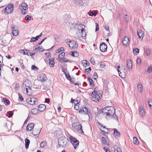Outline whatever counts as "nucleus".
Masks as SVG:
<instances>
[{
  "label": "nucleus",
  "instance_id": "f257e3e1",
  "mask_svg": "<svg viewBox=\"0 0 152 152\" xmlns=\"http://www.w3.org/2000/svg\"><path fill=\"white\" fill-rule=\"evenodd\" d=\"M68 142V139L64 137H61L59 138L58 140V145L59 147L64 148L66 147V144Z\"/></svg>",
  "mask_w": 152,
  "mask_h": 152
},
{
  "label": "nucleus",
  "instance_id": "f03ea898",
  "mask_svg": "<svg viewBox=\"0 0 152 152\" xmlns=\"http://www.w3.org/2000/svg\"><path fill=\"white\" fill-rule=\"evenodd\" d=\"M110 108L108 113L107 114V116H109L110 117H113L114 119L118 120V117L115 114V110L112 107H109Z\"/></svg>",
  "mask_w": 152,
  "mask_h": 152
},
{
  "label": "nucleus",
  "instance_id": "7ed1b4c3",
  "mask_svg": "<svg viewBox=\"0 0 152 152\" xmlns=\"http://www.w3.org/2000/svg\"><path fill=\"white\" fill-rule=\"evenodd\" d=\"M69 139L70 141L73 145L74 148L76 149L79 146V142L78 140L72 136L69 137Z\"/></svg>",
  "mask_w": 152,
  "mask_h": 152
},
{
  "label": "nucleus",
  "instance_id": "20e7f679",
  "mask_svg": "<svg viewBox=\"0 0 152 152\" xmlns=\"http://www.w3.org/2000/svg\"><path fill=\"white\" fill-rule=\"evenodd\" d=\"M72 126L73 128L76 130L81 131V132L83 133L82 129V125L80 123L78 122H75L72 124Z\"/></svg>",
  "mask_w": 152,
  "mask_h": 152
},
{
  "label": "nucleus",
  "instance_id": "39448f33",
  "mask_svg": "<svg viewBox=\"0 0 152 152\" xmlns=\"http://www.w3.org/2000/svg\"><path fill=\"white\" fill-rule=\"evenodd\" d=\"M19 8L21 10L22 13L23 14H25L26 13V10L28 9V5L26 3H22L19 6Z\"/></svg>",
  "mask_w": 152,
  "mask_h": 152
},
{
  "label": "nucleus",
  "instance_id": "423d86ee",
  "mask_svg": "<svg viewBox=\"0 0 152 152\" xmlns=\"http://www.w3.org/2000/svg\"><path fill=\"white\" fill-rule=\"evenodd\" d=\"M14 5L12 4H9L6 7L4 10V12L7 14L11 13L13 10Z\"/></svg>",
  "mask_w": 152,
  "mask_h": 152
},
{
  "label": "nucleus",
  "instance_id": "0eeeda50",
  "mask_svg": "<svg viewBox=\"0 0 152 152\" xmlns=\"http://www.w3.org/2000/svg\"><path fill=\"white\" fill-rule=\"evenodd\" d=\"M27 102L29 104L33 105H36L38 103L37 99L35 98H28L26 99Z\"/></svg>",
  "mask_w": 152,
  "mask_h": 152
},
{
  "label": "nucleus",
  "instance_id": "6e6552de",
  "mask_svg": "<svg viewBox=\"0 0 152 152\" xmlns=\"http://www.w3.org/2000/svg\"><path fill=\"white\" fill-rule=\"evenodd\" d=\"M12 31V34L13 36H17L18 35L19 31L18 28L15 25H13L11 26Z\"/></svg>",
  "mask_w": 152,
  "mask_h": 152
},
{
  "label": "nucleus",
  "instance_id": "1a4fd4ad",
  "mask_svg": "<svg viewBox=\"0 0 152 152\" xmlns=\"http://www.w3.org/2000/svg\"><path fill=\"white\" fill-rule=\"evenodd\" d=\"M68 42H69L70 44H68L69 45V47L72 48V49H74L75 48H77L78 47V45L76 42L74 41H70L68 42H67V43H68Z\"/></svg>",
  "mask_w": 152,
  "mask_h": 152
},
{
  "label": "nucleus",
  "instance_id": "9d476101",
  "mask_svg": "<svg viewBox=\"0 0 152 152\" xmlns=\"http://www.w3.org/2000/svg\"><path fill=\"white\" fill-rule=\"evenodd\" d=\"M99 48L101 51L105 52L106 51L107 49V45L104 42H102L100 44Z\"/></svg>",
  "mask_w": 152,
  "mask_h": 152
},
{
  "label": "nucleus",
  "instance_id": "9b49d317",
  "mask_svg": "<svg viewBox=\"0 0 152 152\" xmlns=\"http://www.w3.org/2000/svg\"><path fill=\"white\" fill-rule=\"evenodd\" d=\"M122 42L124 46L125 47L129 44V39L128 36H125L122 39Z\"/></svg>",
  "mask_w": 152,
  "mask_h": 152
},
{
  "label": "nucleus",
  "instance_id": "f8f14e48",
  "mask_svg": "<svg viewBox=\"0 0 152 152\" xmlns=\"http://www.w3.org/2000/svg\"><path fill=\"white\" fill-rule=\"evenodd\" d=\"M101 94H100L99 95H98L97 94H96L94 96L91 97V99L93 101L97 102L99 101V100L101 99Z\"/></svg>",
  "mask_w": 152,
  "mask_h": 152
},
{
  "label": "nucleus",
  "instance_id": "ddd939ff",
  "mask_svg": "<svg viewBox=\"0 0 152 152\" xmlns=\"http://www.w3.org/2000/svg\"><path fill=\"white\" fill-rule=\"evenodd\" d=\"M127 67L128 68L129 71H130L132 67V64L131 60L129 59L127 60L126 62Z\"/></svg>",
  "mask_w": 152,
  "mask_h": 152
},
{
  "label": "nucleus",
  "instance_id": "4468645a",
  "mask_svg": "<svg viewBox=\"0 0 152 152\" xmlns=\"http://www.w3.org/2000/svg\"><path fill=\"white\" fill-rule=\"evenodd\" d=\"M34 125L33 123H30L27 126L26 130V131H31L34 128Z\"/></svg>",
  "mask_w": 152,
  "mask_h": 152
},
{
  "label": "nucleus",
  "instance_id": "2eb2a0df",
  "mask_svg": "<svg viewBox=\"0 0 152 152\" xmlns=\"http://www.w3.org/2000/svg\"><path fill=\"white\" fill-rule=\"evenodd\" d=\"M31 81L29 80H26L24 82L23 85V87L25 88H29L30 86L29 83H31Z\"/></svg>",
  "mask_w": 152,
  "mask_h": 152
},
{
  "label": "nucleus",
  "instance_id": "dca6fc26",
  "mask_svg": "<svg viewBox=\"0 0 152 152\" xmlns=\"http://www.w3.org/2000/svg\"><path fill=\"white\" fill-rule=\"evenodd\" d=\"M137 35L139 38L141 39L142 38V39L144 36L143 32L141 30H140L139 31H137Z\"/></svg>",
  "mask_w": 152,
  "mask_h": 152
},
{
  "label": "nucleus",
  "instance_id": "f3484780",
  "mask_svg": "<svg viewBox=\"0 0 152 152\" xmlns=\"http://www.w3.org/2000/svg\"><path fill=\"white\" fill-rule=\"evenodd\" d=\"M46 108V106L45 105L41 104L39 105L38 110L39 111L42 112Z\"/></svg>",
  "mask_w": 152,
  "mask_h": 152
},
{
  "label": "nucleus",
  "instance_id": "a211bd4d",
  "mask_svg": "<svg viewBox=\"0 0 152 152\" xmlns=\"http://www.w3.org/2000/svg\"><path fill=\"white\" fill-rule=\"evenodd\" d=\"M139 112L140 115L142 116H144L145 114V112H144V110L142 107H139Z\"/></svg>",
  "mask_w": 152,
  "mask_h": 152
},
{
  "label": "nucleus",
  "instance_id": "6ab92c4d",
  "mask_svg": "<svg viewBox=\"0 0 152 152\" xmlns=\"http://www.w3.org/2000/svg\"><path fill=\"white\" fill-rule=\"evenodd\" d=\"M54 58H50V59L49 60V65L50 67H53L54 65Z\"/></svg>",
  "mask_w": 152,
  "mask_h": 152
},
{
  "label": "nucleus",
  "instance_id": "aec40b11",
  "mask_svg": "<svg viewBox=\"0 0 152 152\" xmlns=\"http://www.w3.org/2000/svg\"><path fill=\"white\" fill-rule=\"evenodd\" d=\"M40 78L41 81L44 82L46 81L47 79V77L44 74H42L40 76Z\"/></svg>",
  "mask_w": 152,
  "mask_h": 152
},
{
  "label": "nucleus",
  "instance_id": "412c9836",
  "mask_svg": "<svg viewBox=\"0 0 152 152\" xmlns=\"http://www.w3.org/2000/svg\"><path fill=\"white\" fill-rule=\"evenodd\" d=\"M82 64L84 67H86L89 65V62L86 60H84L82 61Z\"/></svg>",
  "mask_w": 152,
  "mask_h": 152
},
{
  "label": "nucleus",
  "instance_id": "4be33fe9",
  "mask_svg": "<svg viewBox=\"0 0 152 152\" xmlns=\"http://www.w3.org/2000/svg\"><path fill=\"white\" fill-rule=\"evenodd\" d=\"M113 134L114 136L115 137H118L120 136V133L116 129H114V133Z\"/></svg>",
  "mask_w": 152,
  "mask_h": 152
},
{
  "label": "nucleus",
  "instance_id": "5701e85b",
  "mask_svg": "<svg viewBox=\"0 0 152 152\" xmlns=\"http://www.w3.org/2000/svg\"><path fill=\"white\" fill-rule=\"evenodd\" d=\"M40 131L41 130L38 129H34L32 132V134L34 136L38 135L39 134Z\"/></svg>",
  "mask_w": 152,
  "mask_h": 152
},
{
  "label": "nucleus",
  "instance_id": "b1692460",
  "mask_svg": "<svg viewBox=\"0 0 152 152\" xmlns=\"http://www.w3.org/2000/svg\"><path fill=\"white\" fill-rule=\"evenodd\" d=\"M110 107H105V108L103 109L102 110V112L104 114H106L107 115V114L108 113V112L109 110V109Z\"/></svg>",
  "mask_w": 152,
  "mask_h": 152
},
{
  "label": "nucleus",
  "instance_id": "393cba45",
  "mask_svg": "<svg viewBox=\"0 0 152 152\" xmlns=\"http://www.w3.org/2000/svg\"><path fill=\"white\" fill-rule=\"evenodd\" d=\"M137 89L138 91L140 92H141L143 90V88L142 85L140 83H139L138 84Z\"/></svg>",
  "mask_w": 152,
  "mask_h": 152
},
{
  "label": "nucleus",
  "instance_id": "a878e982",
  "mask_svg": "<svg viewBox=\"0 0 152 152\" xmlns=\"http://www.w3.org/2000/svg\"><path fill=\"white\" fill-rule=\"evenodd\" d=\"M88 80L89 82V85L91 87H93L94 86V83L93 80L89 77H87Z\"/></svg>",
  "mask_w": 152,
  "mask_h": 152
},
{
  "label": "nucleus",
  "instance_id": "bb28decb",
  "mask_svg": "<svg viewBox=\"0 0 152 152\" xmlns=\"http://www.w3.org/2000/svg\"><path fill=\"white\" fill-rule=\"evenodd\" d=\"M101 140L102 142L104 144L107 145H109V143L108 142H107L106 140L105 137H102L101 138Z\"/></svg>",
  "mask_w": 152,
  "mask_h": 152
},
{
  "label": "nucleus",
  "instance_id": "cd10ccee",
  "mask_svg": "<svg viewBox=\"0 0 152 152\" xmlns=\"http://www.w3.org/2000/svg\"><path fill=\"white\" fill-rule=\"evenodd\" d=\"M25 147L26 149H27L28 148L29 145L30 144V141L28 139H26L25 140Z\"/></svg>",
  "mask_w": 152,
  "mask_h": 152
},
{
  "label": "nucleus",
  "instance_id": "c85d7f7f",
  "mask_svg": "<svg viewBox=\"0 0 152 152\" xmlns=\"http://www.w3.org/2000/svg\"><path fill=\"white\" fill-rule=\"evenodd\" d=\"M34 88L35 89H38L40 87V85L38 83L37 81H35L33 85Z\"/></svg>",
  "mask_w": 152,
  "mask_h": 152
},
{
  "label": "nucleus",
  "instance_id": "c756f323",
  "mask_svg": "<svg viewBox=\"0 0 152 152\" xmlns=\"http://www.w3.org/2000/svg\"><path fill=\"white\" fill-rule=\"evenodd\" d=\"M38 110L37 108H34L31 110V113L32 114H36L38 113Z\"/></svg>",
  "mask_w": 152,
  "mask_h": 152
},
{
  "label": "nucleus",
  "instance_id": "7c9ffc66",
  "mask_svg": "<svg viewBox=\"0 0 152 152\" xmlns=\"http://www.w3.org/2000/svg\"><path fill=\"white\" fill-rule=\"evenodd\" d=\"M133 53L134 55H137L139 52V49L137 48H135L133 50Z\"/></svg>",
  "mask_w": 152,
  "mask_h": 152
},
{
  "label": "nucleus",
  "instance_id": "2f4dec72",
  "mask_svg": "<svg viewBox=\"0 0 152 152\" xmlns=\"http://www.w3.org/2000/svg\"><path fill=\"white\" fill-rule=\"evenodd\" d=\"M133 143L134 144L138 145L139 143V141L137 138L136 137H134L133 138Z\"/></svg>",
  "mask_w": 152,
  "mask_h": 152
},
{
  "label": "nucleus",
  "instance_id": "473e14b6",
  "mask_svg": "<svg viewBox=\"0 0 152 152\" xmlns=\"http://www.w3.org/2000/svg\"><path fill=\"white\" fill-rule=\"evenodd\" d=\"M84 112L85 113V114H89L90 113V109H88L85 106L84 107Z\"/></svg>",
  "mask_w": 152,
  "mask_h": 152
},
{
  "label": "nucleus",
  "instance_id": "72a5a7b5",
  "mask_svg": "<svg viewBox=\"0 0 152 152\" xmlns=\"http://www.w3.org/2000/svg\"><path fill=\"white\" fill-rule=\"evenodd\" d=\"M38 39L37 36L36 37H32L31 39L30 42H34L37 40Z\"/></svg>",
  "mask_w": 152,
  "mask_h": 152
},
{
  "label": "nucleus",
  "instance_id": "f704fd0d",
  "mask_svg": "<svg viewBox=\"0 0 152 152\" xmlns=\"http://www.w3.org/2000/svg\"><path fill=\"white\" fill-rule=\"evenodd\" d=\"M18 100L22 102L23 101L24 99L20 93H18Z\"/></svg>",
  "mask_w": 152,
  "mask_h": 152
},
{
  "label": "nucleus",
  "instance_id": "c9c22d12",
  "mask_svg": "<svg viewBox=\"0 0 152 152\" xmlns=\"http://www.w3.org/2000/svg\"><path fill=\"white\" fill-rule=\"evenodd\" d=\"M148 103L150 107H152L151 104H152V99L150 98L148 99Z\"/></svg>",
  "mask_w": 152,
  "mask_h": 152
},
{
  "label": "nucleus",
  "instance_id": "e433bc0d",
  "mask_svg": "<svg viewBox=\"0 0 152 152\" xmlns=\"http://www.w3.org/2000/svg\"><path fill=\"white\" fill-rule=\"evenodd\" d=\"M47 145V142L46 141H43L40 144V147H44Z\"/></svg>",
  "mask_w": 152,
  "mask_h": 152
},
{
  "label": "nucleus",
  "instance_id": "4c0bfd02",
  "mask_svg": "<svg viewBox=\"0 0 152 152\" xmlns=\"http://www.w3.org/2000/svg\"><path fill=\"white\" fill-rule=\"evenodd\" d=\"M65 53L64 52H62L60 53L58 55V58L59 59L62 58V57L64 58L65 56Z\"/></svg>",
  "mask_w": 152,
  "mask_h": 152
},
{
  "label": "nucleus",
  "instance_id": "58836bf2",
  "mask_svg": "<svg viewBox=\"0 0 152 152\" xmlns=\"http://www.w3.org/2000/svg\"><path fill=\"white\" fill-rule=\"evenodd\" d=\"M38 49L40 52H42L44 50V49L43 48H41L39 46L37 48H36L34 50L35 51L36 50Z\"/></svg>",
  "mask_w": 152,
  "mask_h": 152
},
{
  "label": "nucleus",
  "instance_id": "ea45409f",
  "mask_svg": "<svg viewBox=\"0 0 152 152\" xmlns=\"http://www.w3.org/2000/svg\"><path fill=\"white\" fill-rule=\"evenodd\" d=\"M91 70V68L90 67H89L88 68L85 69V72L87 74H89Z\"/></svg>",
  "mask_w": 152,
  "mask_h": 152
},
{
  "label": "nucleus",
  "instance_id": "a19ab883",
  "mask_svg": "<svg viewBox=\"0 0 152 152\" xmlns=\"http://www.w3.org/2000/svg\"><path fill=\"white\" fill-rule=\"evenodd\" d=\"M3 100H4L3 102L5 105H7L9 104L10 102L9 101L7 100L6 98H4Z\"/></svg>",
  "mask_w": 152,
  "mask_h": 152
},
{
  "label": "nucleus",
  "instance_id": "79ce46f5",
  "mask_svg": "<svg viewBox=\"0 0 152 152\" xmlns=\"http://www.w3.org/2000/svg\"><path fill=\"white\" fill-rule=\"evenodd\" d=\"M145 52L147 56H149L150 54V50L149 49H146L145 50Z\"/></svg>",
  "mask_w": 152,
  "mask_h": 152
},
{
  "label": "nucleus",
  "instance_id": "37998d69",
  "mask_svg": "<svg viewBox=\"0 0 152 152\" xmlns=\"http://www.w3.org/2000/svg\"><path fill=\"white\" fill-rule=\"evenodd\" d=\"M62 50L64 51V48L63 47H61L56 49V53H58L61 52Z\"/></svg>",
  "mask_w": 152,
  "mask_h": 152
},
{
  "label": "nucleus",
  "instance_id": "c03bdc74",
  "mask_svg": "<svg viewBox=\"0 0 152 152\" xmlns=\"http://www.w3.org/2000/svg\"><path fill=\"white\" fill-rule=\"evenodd\" d=\"M114 148L115 149V150L117 151V152H121V150L120 148H118L117 145H115L114 146Z\"/></svg>",
  "mask_w": 152,
  "mask_h": 152
},
{
  "label": "nucleus",
  "instance_id": "a18cd8bd",
  "mask_svg": "<svg viewBox=\"0 0 152 152\" xmlns=\"http://www.w3.org/2000/svg\"><path fill=\"white\" fill-rule=\"evenodd\" d=\"M152 71V66L151 65L150 66L148 67L147 69V72L148 73H150Z\"/></svg>",
  "mask_w": 152,
  "mask_h": 152
},
{
  "label": "nucleus",
  "instance_id": "49530a36",
  "mask_svg": "<svg viewBox=\"0 0 152 152\" xmlns=\"http://www.w3.org/2000/svg\"><path fill=\"white\" fill-rule=\"evenodd\" d=\"M2 43L1 45L4 46H6L7 45V43H6V41L5 40L2 39L1 40Z\"/></svg>",
  "mask_w": 152,
  "mask_h": 152
},
{
  "label": "nucleus",
  "instance_id": "de8ad7c7",
  "mask_svg": "<svg viewBox=\"0 0 152 152\" xmlns=\"http://www.w3.org/2000/svg\"><path fill=\"white\" fill-rule=\"evenodd\" d=\"M26 49H23V50H19V52L23 54V55H26Z\"/></svg>",
  "mask_w": 152,
  "mask_h": 152
},
{
  "label": "nucleus",
  "instance_id": "09e8293b",
  "mask_svg": "<svg viewBox=\"0 0 152 152\" xmlns=\"http://www.w3.org/2000/svg\"><path fill=\"white\" fill-rule=\"evenodd\" d=\"M65 75L66 76V78H67V79L69 80L71 78V77L70 76L69 74V72L67 73H66V74H65Z\"/></svg>",
  "mask_w": 152,
  "mask_h": 152
},
{
  "label": "nucleus",
  "instance_id": "8fccbe9b",
  "mask_svg": "<svg viewBox=\"0 0 152 152\" xmlns=\"http://www.w3.org/2000/svg\"><path fill=\"white\" fill-rule=\"evenodd\" d=\"M106 129L107 130V132H105L103 130H102L101 129V132H100V133L102 134V135L104 136L105 135V133L108 134V129Z\"/></svg>",
  "mask_w": 152,
  "mask_h": 152
},
{
  "label": "nucleus",
  "instance_id": "3c124183",
  "mask_svg": "<svg viewBox=\"0 0 152 152\" xmlns=\"http://www.w3.org/2000/svg\"><path fill=\"white\" fill-rule=\"evenodd\" d=\"M93 77L94 79L96 80L98 77V75L97 73L96 72H94L93 74Z\"/></svg>",
  "mask_w": 152,
  "mask_h": 152
},
{
  "label": "nucleus",
  "instance_id": "603ef678",
  "mask_svg": "<svg viewBox=\"0 0 152 152\" xmlns=\"http://www.w3.org/2000/svg\"><path fill=\"white\" fill-rule=\"evenodd\" d=\"M32 69L34 70H36L38 69V68L35 65H32L31 66Z\"/></svg>",
  "mask_w": 152,
  "mask_h": 152
},
{
  "label": "nucleus",
  "instance_id": "864d4df0",
  "mask_svg": "<svg viewBox=\"0 0 152 152\" xmlns=\"http://www.w3.org/2000/svg\"><path fill=\"white\" fill-rule=\"evenodd\" d=\"M50 58H51V56H50V57H46L45 59V62L46 63H48V62H49V60L50 59Z\"/></svg>",
  "mask_w": 152,
  "mask_h": 152
},
{
  "label": "nucleus",
  "instance_id": "5fc2aeb1",
  "mask_svg": "<svg viewBox=\"0 0 152 152\" xmlns=\"http://www.w3.org/2000/svg\"><path fill=\"white\" fill-rule=\"evenodd\" d=\"M104 28L107 31H110L109 26L108 25H105L104 26Z\"/></svg>",
  "mask_w": 152,
  "mask_h": 152
},
{
  "label": "nucleus",
  "instance_id": "6e6d98bb",
  "mask_svg": "<svg viewBox=\"0 0 152 152\" xmlns=\"http://www.w3.org/2000/svg\"><path fill=\"white\" fill-rule=\"evenodd\" d=\"M66 59V58L64 57L63 58V59L62 58H60L59 59H60V61H59L62 63H65L64 61H65V59Z\"/></svg>",
  "mask_w": 152,
  "mask_h": 152
},
{
  "label": "nucleus",
  "instance_id": "4d7b16f0",
  "mask_svg": "<svg viewBox=\"0 0 152 152\" xmlns=\"http://www.w3.org/2000/svg\"><path fill=\"white\" fill-rule=\"evenodd\" d=\"M61 68L62 71L65 74H66V72L67 71V69L64 68L63 66L61 67Z\"/></svg>",
  "mask_w": 152,
  "mask_h": 152
},
{
  "label": "nucleus",
  "instance_id": "13d9d810",
  "mask_svg": "<svg viewBox=\"0 0 152 152\" xmlns=\"http://www.w3.org/2000/svg\"><path fill=\"white\" fill-rule=\"evenodd\" d=\"M26 91V93L27 94H28V93L29 92V91L28 90V88H23V91L24 92L25 91Z\"/></svg>",
  "mask_w": 152,
  "mask_h": 152
},
{
  "label": "nucleus",
  "instance_id": "bf43d9fd",
  "mask_svg": "<svg viewBox=\"0 0 152 152\" xmlns=\"http://www.w3.org/2000/svg\"><path fill=\"white\" fill-rule=\"evenodd\" d=\"M69 80L71 82L73 83H74L75 82V78H71Z\"/></svg>",
  "mask_w": 152,
  "mask_h": 152
},
{
  "label": "nucleus",
  "instance_id": "052dcab7",
  "mask_svg": "<svg viewBox=\"0 0 152 152\" xmlns=\"http://www.w3.org/2000/svg\"><path fill=\"white\" fill-rule=\"evenodd\" d=\"M74 109H75V110H78L79 108V107L78 105L77 104H75V105L74 106Z\"/></svg>",
  "mask_w": 152,
  "mask_h": 152
},
{
  "label": "nucleus",
  "instance_id": "680f3d73",
  "mask_svg": "<svg viewBox=\"0 0 152 152\" xmlns=\"http://www.w3.org/2000/svg\"><path fill=\"white\" fill-rule=\"evenodd\" d=\"M21 61L22 62V60H19V62L20 63V64H21L20 66H21V68H22V69H24L25 68V66L23 64H21ZM22 63L23 64L22 62Z\"/></svg>",
  "mask_w": 152,
  "mask_h": 152
},
{
  "label": "nucleus",
  "instance_id": "e2e57ef3",
  "mask_svg": "<svg viewBox=\"0 0 152 152\" xmlns=\"http://www.w3.org/2000/svg\"><path fill=\"white\" fill-rule=\"evenodd\" d=\"M26 20H30L31 19V17L29 15H27L26 16L25 18Z\"/></svg>",
  "mask_w": 152,
  "mask_h": 152
},
{
  "label": "nucleus",
  "instance_id": "0e129e2a",
  "mask_svg": "<svg viewBox=\"0 0 152 152\" xmlns=\"http://www.w3.org/2000/svg\"><path fill=\"white\" fill-rule=\"evenodd\" d=\"M102 91L99 90L97 92V93L96 94H97L98 95H99L100 94H101V97H102Z\"/></svg>",
  "mask_w": 152,
  "mask_h": 152
},
{
  "label": "nucleus",
  "instance_id": "69168bd1",
  "mask_svg": "<svg viewBox=\"0 0 152 152\" xmlns=\"http://www.w3.org/2000/svg\"><path fill=\"white\" fill-rule=\"evenodd\" d=\"M141 60L140 58H137V60L136 62L137 64H140L141 63Z\"/></svg>",
  "mask_w": 152,
  "mask_h": 152
},
{
  "label": "nucleus",
  "instance_id": "338daca9",
  "mask_svg": "<svg viewBox=\"0 0 152 152\" xmlns=\"http://www.w3.org/2000/svg\"><path fill=\"white\" fill-rule=\"evenodd\" d=\"M96 28L95 29V31H98L99 29V26L98 24L97 23H96Z\"/></svg>",
  "mask_w": 152,
  "mask_h": 152
},
{
  "label": "nucleus",
  "instance_id": "774afa93",
  "mask_svg": "<svg viewBox=\"0 0 152 152\" xmlns=\"http://www.w3.org/2000/svg\"><path fill=\"white\" fill-rule=\"evenodd\" d=\"M75 56L74 57H77L79 55L78 52L77 51H74Z\"/></svg>",
  "mask_w": 152,
  "mask_h": 152
}]
</instances>
